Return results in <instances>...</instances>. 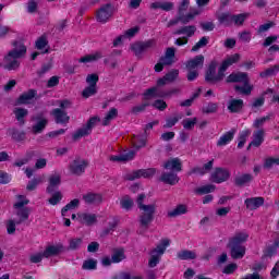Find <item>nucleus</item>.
I'll use <instances>...</instances> for the list:
<instances>
[{
  "instance_id": "f257e3e1",
  "label": "nucleus",
  "mask_w": 279,
  "mask_h": 279,
  "mask_svg": "<svg viewBox=\"0 0 279 279\" xmlns=\"http://www.w3.org/2000/svg\"><path fill=\"white\" fill-rule=\"evenodd\" d=\"M190 5H191V0H181L179 2V8H178V13H179L178 17L170 20L167 24V27H173L179 23L186 25V23H191V21H193L195 16H199L201 11L197 9H192L187 14H184V12L189 10Z\"/></svg>"
},
{
  "instance_id": "f03ea898",
  "label": "nucleus",
  "mask_w": 279,
  "mask_h": 279,
  "mask_svg": "<svg viewBox=\"0 0 279 279\" xmlns=\"http://www.w3.org/2000/svg\"><path fill=\"white\" fill-rule=\"evenodd\" d=\"M27 53V48L21 43L14 44V49L8 52L3 59V66L7 71H16L21 66L20 58Z\"/></svg>"
},
{
  "instance_id": "7ed1b4c3",
  "label": "nucleus",
  "mask_w": 279,
  "mask_h": 279,
  "mask_svg": "<svg viewBox=\"0 0 279 279\" xmlns=\"http://www.w3.org/2000/svg\"><path fill=\"white\" fill-rule=\"evenodd\" d=\"M27 204H29V199L23 195L17 196L13 204L12 218L17 225L24 223V221L29 219V208L25 207Z\"/></svg>"
},
{
  "instance_id": "20e7f679",
  "label": "nucleus",
  "mask_w": 279,
  "mask_h": 279,
  "mask_svg": "<svg viewBox=\"0 0 279 279\" xmlns=\"http://www.w3.org/2000/svg\"><path fill=\"white\" fill-rule=\"evenodd\" d=\"M248 81L250 78H247V74L243 72L232 73L226 78L228 84L232 82H242L244 84V86H235V90L240 95H251L254 86L250 85Z\"/></svg>"
},
{
  "instance_id": "39448f33",
  "label": "nucleus",
  "mask_w": 279,
  "mask_h": 279,
  "mask_svg": "<svg viewBox=\"0 0 279 279\" xmlns=\"http://www.w3.org/2000/svg\"><path fill=\"white\" fill-rule=\"evenodd\" d=\"M146 143L145 141H137L133 143V149L124 151L120 155H113L110 157V160L112 162H130V160H134V156H136V151L138 149H143L145 147Z\"/></svg>"
},
{
  "instance_id": "423d86ee",
  "label": "nucleus",
  "mask_w": 279,
  "mask_h": 279,
  "mask_svg": "<svg viewBox=\"0 0 279 279\" xmlns=\"http://www.w3.org/2000/svg\"><path fill=\"white\" fill-rule=\"evenodd\" d=\"M169 245H171L170 239H162L159 242L157 247H155L150 252V258L148 260L149 267H156V265H158V263H160V258L162 257V254H165V252H167V247H169Z\"/></svg>"
},
{
  "instance_id": "0eeeda50",
  "label": "nucleus",
  "mask_w": 279,
  "mask_h": 279,
  "mask_svg": "<svg viewBox=\"0 0 279 279\" xmlns=\"http://www.w3.org/2000/svg\"><path fill=\"white\" fill-rule=\"evenodd\" d=\"M223 77H226V72L223 71L221 65L219 66L218 71H217V61H211L207 69L205 80L207 82H211V84H217V83L221 82L223 80Z\"/></svg>"
},
{
  "instance_id": "6e6552de",
  "label": "nucleus",
  "mask_w": 279,
  "mask_h": 279,
  "mask_svg": "<svg viewBox=\"0 0 279 279\" xmlns=\"http://www.w3.org/2000/svg\"><path fill=\"white\" fill-rule=\"evenodd\" d=\"M140 223L142 228H149V223L154 221L156 215V205H141Z\"/></svg>"
},
{
  "instance_id": "1a4fd4ad",
  "label": "nucleus",
  "mask_w": 279,
  "mask_h": 279,
  "mask_svg": "<svg viewBox=\"0 0 279 279\" xmlns=\"http://www.w3.org/2000/svg\"><path fill=\"white\" fill-rule=\"evenodd\" d=\"M173 62H175V49L168 48L165 56L161 57L155 65L156 73H160L165 66H170V64H173Z\"/></svg>"
},
{
  "instance_id": "9d476101",
  "label": "nucleus",
  "mask_w": 279,
  "mask_h": 279,
  "mask_svg": "<svg viewBox=\"0 0 279 279\" xmlns=\"http://www.w3.org/2000/svg\"><path fill=\"white\" fill-rule=\"evenodd\" d=\"M86 167H88V161L83 158H75L69 166L70 173L73 175H82L84 171H86Z\"/></svg>"
},
{
  "instance_id": "9b49d317",
  "label": "nucleus",
  "mask_w": 279,
  "mask_h": 279,
  "mask_svg": "<svg viewBox=\"0 0 279 279\" xmlns=\"http://www.w3.org/2000/svg\"><path fill=\"white\" fill-rule=\"evenodd\" d=\"M117 12V9L112 4L101 7L97 12L98 23H108L112 19V14Z\"/></svg>"
},
{
  "instance_id": "f8f14e48",
  "label": "nucleus",
  "mask_w": 279,
  "mask_h": 279,
  "mask_svg": "<svg viewBox=\"0 0 279 279\" xmlns=\"http://www.w3.org/2000/svg\"><path fill=\"white\" fill-rule=\"evenodd\" d=\"M99 118L98 117H93L88 122L87 125L84 126L83 129L76 131L74 133V138H86V136H88V134H90V130H93V128H95V125H97V123H99Z\"/></svg>"
},
{
  "instance_id": "ddd939ff",
  "label": "nucleus",
  "mask_w": 279,
  "mask_h": 279,
  "mask_svg": "<svg viewBox=\"0 0 279 279\" xmlns=\"http://www.w3.org/2000/svg\"><path fill=\"white\" fill-rule=\"evenodd\" d=\"M156 93H158V88L157 87H153L150 89H148L145 94H144V104L136 106L133 108V112H143V110H145V108L147 106H150V101L151 99H154V97H156Z\"/></svg>"
},
{
  "instance_id": "4468645a",
  "label": "nucleus",
  "mask_w": 279,
  "mask_h": 279,
  "mask_svg": "<svg viewBox=\"0 0 279 279\" xmlns=\"http://www.w3.org/2000/svg\"><path fill=\"white\" fill-rule=\"evenodd\" d=\"M154 175H156V169H141L130 173L128 175V180H138V178H154Z\"/></svg>"
},
{
  "instance_id": "2eb2a0df",
  "label": "nucleus",
  "mask_w": 279,
  "mask_h": 279,
  "mask_svg": "<svg viewBox=\"0 0 279 279\" xmlns=\"http://www.w3.org/2000/svg\"><path fill=\"white\" fill-rule=\"evenodd\" d=\"M228 247L230 250L231 257L233 258H243L245 256V245L236 244L234 242H229Z\"/></svg>"
},
{
  "instance_id": "dca6fc26",
  "label": "nucleus",
  "mask_w": 279,
  "mask_h": 279,
  "mask_svg": "<svg viewBox=\"0 0 279 279\" xmlns=\"http://www.w3.org/2000/svg\"><path fill=\"white\" fill-rule=\"evenodd\" d=\"M62 252H64V246L62 244H50L46 246L44 256L45 258H49L51 256H58L59 254H62Z\"/></svg>"
},
{
  "instance_id": "f3484780",
  "label": "nucleus",
  "mask_w": 279,
  "mask_h": 279,
  "mask_svg": "<svg viewBox=\"0 0 279 279\" xmlns=\"http://www.w3.org/2000/svg\"><path fill=\"white\" fill-rule=\"evenodd\" d=\"M51 116L53 117L56 123H61L62 125L69 123V121L71 120L69 114L60 108L53 109L51 111Z\"/></svg>"
},
{
  "instance_id": "a211bd4d",
  "label": "nucleus",
  "mask_w": 279,
  "mask_h": 279,
  "mask_svg": "<svg viewBox=\"0 0 279 279\" xmlns=\"http://www.w3.org/2000/svg\"><path fill=\"white\" fill-rule=\"evenodd\" d=\"M163 168L167 169V171L180 173V171H182V160H180V158H171L163 163Z\"/></svg>"
},
{
  "instance_id": "6ab92c4d",
  "label": "nucleus",
  "mask_w": 279,
  "mask_h": 279,
  "mask_svg": "<svg viewBox=\"0 0 279 279\" xmlns=\"http://www.w3.org/2000/svg\"><path fill=\"white\" fill-rule=\"evenodd\" d=\"M230 178V172L227 169L218 168L215 170V172L211 174L213 182H217L218 184H221V182H226Z\"/></svg>"
},
{
  "instance_id": "aec40b11",
  "label": "nucleus",
  "mask_w": 279,
  "mask_h": 279,
  "mask_svg": "<svg viewBox=\"0 0 279 279\" xmlns=\"http://www.w3.org/2000/svg\"><path fill=\"white\" fill-rule=\"evenodd\" d=\"M77 222L84 226H93L97 222V216L95 214L80 213L77 214Z\"/></svg>"
},
{
  "instance_id": "412c9836",
  "label": "nucleus",
  "mask_w": 279,
  "mask_h": 279,
  "mask_svg": "<svg viewBox=\"0 0 279 279\" xmlns=\"http://www.w3.org/2000/svg\"><path fill=\"white\" fill-rule=\"evenodd\" d=\"M204 66V56L198 54L195 58L191 59L186 63L187 71H197Z\"/></svg>"
},
{
  "instance_id": "4be33fe9",
  "label": "nucleus",
  "mask_w": 279,
  "mask_h": 279,
  "mask_svg": "<svg viewBox=\"0 0 279 279\" xmlns=\"http://www.w3.org/2000/svg\"><path fill=\"white\" fill-rule=\"evenodd\" d=\"M36 90L34 89H29L25 93H23L19 98H17V104L21 105H27V104H32V101H34V99H36Z\"/></svg>"
},
{
  "instance_id": "5701e85b",
  "label": "nucleus",
  "mask_w": 279,
  "mask_h": 279,
  "mask_svg": "<svg viewBox=\"0 0 279 279\" xmlns=\"http://www.w3.org/2000/svg\"><path fill=\"white\" fill-rule=\"evenodd\" d=\"M241 60V54L239 53H234L231 54L229 57H227L222 63H221V68L223 69V71H228L229 66H232V64H236V62H239Z\"/></svg>"
},
{
  "instance_id": "b1692460",
  "label": "nucleus",
  "mask_w": 279,
  "mask_h": 279,
  "mask_svg": "<svg viewBox=\"0 0 279 279\" xmlns=\"http://www.w3.org/2000/svg\"><path fill=\"white\" fill-rule=\"evenodd\" d=\"M161 182H165L166 184H178L180 182V178H178V173L175 172H163L161 174Z\"/></svg>"
},
{
  "instance_id": "393cba45",
  "label": "nucleus",
  "mask_w": 279,
  "mask_h": 279,
  "mask_svg": "<svg viewBox=\"0 0 279 279\" xmlns=\"http://www.w3.org/2000/svg\"><path fill=\"white\" fill-rule=\"evenodd\" d=\"M263 204H265V199L263 197H253L245 201V205L248 210H256V208H260Z\"/></svg>"
},
{
  "instance_id": "a878e982",
  "label": "nucleus",
  "mask_w": 279,
  "mask_h": 279,
  "mask_svg": "<svg viewBox=\"0 0 279 279\" xmlns=\"http://www.w3.org/2000/svg\"><path fill=\"white\" fill-rule=\"evenodd\" d=\"M247 239H250V233H247V231H240L236 232L229 242L231 243H235L238 245H243V243H245L247 241Z\"/></svg>"
},
{
  "instance_id": "bb28decb",
  "label": "nucleus",
  "mask_w": 279,
  "mask_h": 279,
  "mask_svg": "<svg viewBox=\"0 0 279 279\" xmlns=\"http://www.w3.org/2000/svg\"><path fill=\"white\" fill-rule=\"evenodd\" d=\"M86 204H101L104 202V196L97 193H87L83 196Z\"/></svg>"
},
{
  "instance_id": "cd10ccee",
  "label": "nucleus",
  "mask_w": 279,
  "mask_h": 279,
  "mask_svg": "<svg viewBox=\"0 0 279 279\" xmlns=\"http://www.w3.org/2000/svg\"><path fill=\"white\" fill-rule=\"evenodd\" d=\"M150 8L153 10H163L165 12H171L173 9V2H167V1H159V2H154Z\"/></svg>"
},
{
  "instance_id": "c85d7f7f",
  "label": "nucleus",
  "mask_w": 279,
  "mask_h": 279,
  "mask_svg": "<svg viewBox=\"0 0 279 279\" xmlns=\"http://www.w3.org/2000/svg\"><path fill=\"white\" fill-rule=\"evenodd\" d=\"M61 175L60 173H53L49 177V185L47 187L48 193H51L56 186H60Z\"/></svg>"
},
{
  "instance_id": "c756f323",
  "label": "nucleus",
  "mask_w": 279,
  "mask_h": 279,
  "mask_svg": "<svg viewBox=\"0 0 279 279\" xmlns=\"http://www.w3.org/2000/svg\"><path fill=\"white\" fill-rule=\"evenodd\" d=\"M228 110L231 112H241L243 110V100L242 99H231L228 104Z\"/></svg>"
},
{
  "instance_id": "7c9ffc66",
  "label": "nucleus",
  "mask_w": 279,
  "mask_h": 279,
  "mask_svg": "<svg viewBox=\"0 0 279 279\" xmlns=\"http://www.w3.org/2000/svg\"><path fill=\"white\" fill-rule=\"evenodd\" d=\"M45 128H47V120L45 118H37L33 125V132L34 134H40Z\"/></svg>"
},
{
  "instance_id": "2f4dec72",
  "label": "nucleus",
  "mask_w": 279,
  "mask_h": 279,
  "mask_svg": "<svg viewBox=\"0 0 279 279\" xmlns=\"http://www.w3.org/2000/svg\"><path fill=\"white\" fill-rule=\"evenodd\" d=\"M101 58V52H94L92 54H86L85 57H82L78 62H82L83 64H90V62H97Z\"/></svg>"
},
{
  "instance_id": "473e14b6",
  "label": "nucleus",
  "mask_w": 279,
  "mask_h": 279,
  "mask_svg": "<svg viewBox=\"0 0 279 279\" xmlns=\"http://www.w3.org/2000/svg\"><path fill=\"white\" fill-rule=\"evenodd\" d=\"M195 32H197V28L191 25V26H184L183 28L175 31L174 34L177 36L184 34L185 36H187V38H191V36L195 34Z\"/></svg>"
},
{
  "instance_id": "72a5a7b5",
  "label": "nucleus",
  "mask_w": 279,
  "mask_h": 279,
  "mask_svg": "<svg viewBox=\"0 0 279 279\" xmlns=\"http://www.w3.org/2000/svg\"><path fill=\"white\" fill-rule=\"evenodd\" d=\"M36 49L40 51V53H47L49 51V43L46 37H40L36 41Z\"/></svg>"
},
{
  "instance_id": "f704fd0d",
  "label": "nucleus",
  "mask_w": 279,
  "mask_h": 279,
  "mask_svg": "<svg viewBox=\"0 0 279 279\" xmlns=\"http://www.w3.org/2000/svg\"><path fill=\"white\" fill-rule=\"evenodd\" d=\"M178 258L180 260H194V258H197V254L194 251H181L178 253Z\"/></svg>"
},
{
  "instance_id": "c9c22d12",
  "label": "nucleus",
  "mask_w": 279,
  "mask_h": 279,
  "mask_svg": "<svg viewBox=\"0 0 279 279\" xmlns=\"http://www.w3.org/2000/svg\"><path fill=\"white\" fill-rule=\"evenodd\" d=\"M120 206L124 210H132V207L134 206V201L130 196H122L120 198Z\"/></svg>"
},
{
  "instance_id": "e433bc0d",
  "label": "nucleus",
  "mask_w": 279,
  "mask_h": 279,
  "mask_svg": "<svg viewBox=\"0 0 279 279\" xmlns=\"http://www.w3.org/2000/svg\"><path fill=\"white\" fill-rule=\"evenodd\" d=\"M186 205H178L174 209L168 211L169 217H180V215H186Z\"/></svg>"
},
{
  "instance_id": "4c0bfd02",
  "label": "nucleus",
  "mask_w": 279,
  "mask_h": 279,
  "mask_svg": "<svg viewBox=\"0 0 279 279\" xmlns=\"http://www.w3.org/2000/svg\"><path fill=\"white\" fill-rule=\"evenodd\" d=\"M77 206H80V199L74 198L68 205H65L63 207V209L61 211L62 217H66V214L69 213V210H75V208H77Z\"/></svg>"
},
{
  "instance_id": "58836bf2",
  "label": "nucleus",
  "mask_w": 279,
  "mask_h": 279,
  "mask_svg": "<svg viewBox=\"0 0 279 279\" xmlns=\"http://www.w3.org/2000/svg\"><path fill=\"white\" fill-rule=\"evenodd\" d=\"M111 257L112 263H121V260H125V251L123 248H117Z\"/></svg>"
},
{
  "instance_id": "ea45409f",
  "label": "nucleus",
  "mask_w": 279,
  "mask_h": 279,
  "mask_svg": "<svg viewBox=\"0 0 279 279\" xmlns=\"http://www.w3.org/2000/svg\"><path fill=\"white\" fill-rule=\"evenodd\" d=\"M87 86H92L94 88H97V82H99V75L97 73H92L86 76L85 80Z\"/></svg>"
},
{
  "instance_id": "a19ab883",
  "label": "nucleus",
  "mask_w": 279,
  "mask_h": 279,
  "mask_svg": "<svg viewBox=\"0 0 279 279\" xmlns=\"http://www.w3.org/2000/svg\"><path fill=\"white\" fill-rule=\"evenodd\" d=\"M117 114H119V111L117 109L112 108L104 118L102 125H109L110 121H113V119H117Z\"/></svg>"
},
{
  "instance_id": "79ce46f5",
  "label": "nucleus",
  "mask_w": 279,
  "mask_h": 279,
  "mask_svg": "<svg viewBox=\"0 0 279 279\" xmlns=\"http://www.w3.org/2000/svg\"><path fill=\"white\" fill-rule=\"evenodd\" d=\"M97 95V87L86 86L82 92V97L84 99H88L90 97H95Z\"/></svg>"
},
{
  "instance_id": "37998d69",
  "label": "nucleus",
  "mask_w": 279,
  "mask_h": 279,
  "mask_svg": "<svg viewBox=\"0 0 279 279\" xmlns=\"http://www.w3.org/2000/svg\"><path fill=\"white\" fill-rule=\"evenodd\" d=\"M279 247V239H277L275 242H274V245L271 248H268L265 253H264V257L263 258H271V256H276V250H278Z\"/></svg>"
},
{
  "instance_id": "c03bdc74",
  "label": "nucleus",
  "mask_w": 279,
  "mask_h": 279,
  "mask_svg": "<svg viewBox=\"0 0 279 279\" xmlns=\"http://www.w3.org/2000/svg\"><path fill=\"white\" fill-rule=\"evenodd\" d=\"M213 191H215L214 185H203L196 189L195 193H197V195H207V193H213Z\"/></svg>"
},
{
  "instance_id": "a18cd8bd",
  "label": "nucleus",
  "mask_w": 279,
  "mask_h": 279,
  "mask_svg": "<svg viewBox=\"0 0 279 279\" xmlns=\"http://www.w3.org/2000/svg\"><path fill=\"white\" fill-rule=\"evenodd\" d=\"M28 14H36L38 12V2L36 0H29L26 4Z\"/></svg>"
},
{
  "instance_id": "49530a36",
  "label": "nucleus",
  "mask_w": 279,
  "mask_h": 279,
  "mask_svg": "<svg viewBox=\"0 0 279 279\" xmlns=\"http://www.w3.org/2000/svg\"><path fill=\"white\" fill-rule=\"evenodd\" d=\"M279 165V157H269L266 159L264 167L266 169H272V167H278Z\"/></svg>"
},
{
  "instance_id": "de8ad7c7",
  "label": "nucleus",
  "mask_w": 279,
  "mask_h": 279,
  "mask_svg": "<svg viewBox=\"0 0 279 279\" xmlns=\"http://www.w3.org/2000/svg\"><path fill=\"white\" fill-rule=\"evenodd\" d=\"M218 21L221 25L228 26L232 23V15H230V13H222L218 16Z\"/></svg>"
},
{
  "instance_id": "09e8293b",
  "label": "nucleus",
  "mask_w": 279,
  "mask_h": 279,
  "mask_svg": "<svg viewBox=\"0 0 279 279\" xmlns=\"http://www.w3.org/2000/svg\"><path fill=\"white\" fill-rule=\"evenodd\" d=\"M16 220L14 218H11L7 221V232L8 234H14L16 232Z\"/></svg>"
},
{
  "instance_id": "8fccbe9b",
  "label": "nucleus",
  "mask_w": 279,
  "mask_h": 279,
  "mask_svg": "<svg viewBox=\"0 0 279 279\" xmlns=\"http://www.w3.org/2000/svg\"><path fill=\"white\" fill-rule=\"evenodd\" d=\"M208 37H202L198 43L192 47V51H199V49H203V47H206L208 45Z\"/></svg>"
},
{
  "instance_id": "3c124183",
  "label": "nucleus",
  "mask_w": 279,
  "mask_h": 279,
  "mask_svg": "<svg viewBox=\"0 0 279 279\" xmlns=\"http://www.w3.org/2000/svg\"><path fill=\"white\" fill-rule=\"evenodd\" d=\"M62 202V192H56L50 198L49 204L56 206Z\"/></svg>"
},
{
  "instance_id": "603ef678",
  "label": "nucleus",
  "mask_w": 279,
  "mask_h": 279,
  "mask_svg": "<svg viewBox=\"0 0 279 279\" xmlns=\"http://www.w3.org/2000/svg\"><path fill=\"white\" fill-rule=\"evenodd\" d=\"M247 182H252L251 174H242L235 179V183L239 184L240 186L243 184H247Z\"/></svg>"
},
{
  "instance_id": "864d4df0",
  "label": "nucleus",
  "mask_w": 279,
  "mask_h": 279,
  "mask_svg": "<svg viewBox=\"0 0 279 279\" xmlns=\"http://www.w3.org/2000/svg\"><path fill=\"white\" fill-rule=\"evenodd\" d=\"M196 123H197V118H187L183 121V128L185 130H192V128H195Z\"/></svg>"
},
{
  "instance_id": "5fc2aeb1",
  "label": "nucleus",
  "mask_w": 279,
  "mask_h": 279,
  "mask_svg": "<svg viewBox=\"0 0 279 279\" xmlns=\"http://www.w3.org/2000/svg\"><path fill=\"white\" fill-rule=\"evenodd\" d=\"M14 114H15L17 121H20V123H23V118L27 117V110L23 109V108H16L14 110Z\"/></svg>"
},
{
  "instance_id": "6e6d98bb",
  "label": "nucleus",
  "mask_w": 279,
  "mask_h": 279,
  "mask_svg": "<svg viewBox=\"0 0 279 279\" xmlns=\"http://www.w3.org/2000/svg\"><path fill=\"white\" fill-rule=\"evenodd\" d=\"M83 269L93 270L97 269V262L96 259H87L83 263Z\"/></svg>"
},
{
  "instance_id": "4d7b16f0",
  "label": "nucleus",
  "mask_w": 279,
  "mask_h": 279,
  "mask_svg": "<svg viewBox=\"0 0 279 279\" xmlns=\"http://www.w3.org/2000/svg\"><path fill=\"white\" fill-rule=\"evenodd\" d=\"M246 19H247V14H239V15H232L231 21H233L235 25H243Z\"/></svg>"
},
{
  "instance_id": "13d9d810",
  "label": "nucleus",
  "mask_w": 279,
  "mask_h": 279,
  "mask_svg": "<svg viewBox=\"0 0 279 279\" xmlns=\"http://www.w3.org/2000/svg\"><path fill=\"white\" fill-rule=\"evenodd\" d=\"M57 106H59V108H61V110H66L69 108H71V106H73V102L70 99H62L57 101Z\"/></svg>"
},
{
  "instance_id": "bf43d9fd",
  "label": "nucleus",
  "mask_w": 279,
  "mask_h": 279,
  "mask_svg": "<svg viewBox=\"0 0 279 279\" xmlns=\"http://www.w3.org/2000/svg\"><path fill=\"white\" fill-rule=\"evenodd\" d=\"M279 71V66L275 65L272 68H269L260 73V77H269V75H274V73Z\"/></svg>"
},
{
  "instance_id": "052dcab7",
  "label": "nucleus",
  "mask_w": 279,
  "mask_h": 279,
  "mask_svg": "<svg viewBox=\"0 0 279 279\" xmlns=\"http://www.w3.org/2000/svg\"><path fill=\"white\" fill-rule=\"evenodd\" d=\"M178 75H180V72L178 70H172L166 74V80H168V83L175 82V80H178Z\"/></svg>"
},
{
  "instance_id": "680f3d73",
  "label": "nucleus",
  "mask_w": 279,
  "mask_h": 279,
  "mask_svg": "<svg viewBox=\"0 0 279 279\" xmlns=\"http://www.w3.org/2000/svg\"><path fill=\"white\" fill-rule=\"evenodd\" d=\"M153 107L156 108V110H167V102L162 99H158L153 102Z\"/></svg>"
},
{
  "instance_id": "e2e57ef3",
  "label": "nucleus",
  "mask_w": 279,
  "mask_h": 279,
  "mask_svg": "<svg viewBox=\"0 0 279 279\" xmlns=\"http://www.w3.org/2000/svg\"><path fill=\"white\" fill-rule=\"evenodd\" d=\"M136 34H138V27H133V28H130L128 29L123 36L124 38L128 40H130V38H134V36H136Z\"/></svg>"
},
{
  "instance_id": "0e129e2a",
  "label": "nucleus",
  "mask_w": 279,
  "mask_h": 279,
  "mask_svg": "<svg viewBox=\"0 0 279 279\" xmlns=\"http://www.w3.org/2000/svg\"><path fill=\"white\" fill-rule=\"evenodd\" d=\"M43 258H45V251L31 255L32 263H40V260H43Z\"/></svg>"
},
{
  "instance_id": "69168bd1",
  "label": "nucleus",
  "mask_w": 279,
  "mask_h": 279,
  "mask_svg": "<svg viewBox=\"0 0 279 279\" xmlns=\"http://www.w3.org/2000/svg\"><path fill=\"white\" fill-rule=\"evenodd\" d=\"M178 121H180V117H178V116H173L171 118H168L166 120L165 128H173V125H175V123H178Z\"/></svg>"
},
{
  "instance_id": "338daca9",
  "label": "nucleus",
  "mask_w": 279,
  "mask_h": 279,
  "mask_svg": "<svg viewBox=\"0 0 279 279\" xmlns=\"http://www.w3.org/2000/svg\"><path fill=\"white\" fill-rule=\"evenodd\" d=\"M131 51H133L136 56H138V53H143L144 48H143V44L141 43H136L131 45Z\"/></svg>"
},
{
  "instance_id": "774afa93",
  "label": "nucleus",
  "mask_w": 279,
  "mask_h": 279,
  "mask_svg": "<svg viewBox=\"0 0 279 279\" xmlns=\"http://www.w3.org/2000/svg\"><path fill=\"white\" fill-rule=\"evenodd\" d=\"M279 276V260L275 264V266L272 267L271 271H270V277L272 279L278 278Z\"/></svg>"
}]
</instances>
